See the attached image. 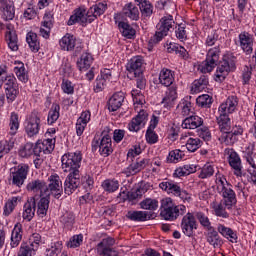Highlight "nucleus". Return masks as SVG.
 Masks as SVG:
<instances>
[{
	"label": "nucleus",
	"instance_id": "f257e3e1",
	"mask_svg": "<svg viewBox=\"0 0 256 256\" xmlns=\"http://www.w3.org/2000/svg\"><path fill=\"white\" fill-rule=\"evenodd\" d=\"M221 50L219 46L208 49L206 59L198 65V71L202 74H208L214 71V81L223 83L230 73L236 71V56L233 54H225L219 62Z\"/></svg>",
	"mask_w": 256,
	"mask_h": 256
},
{
	"label": "nucleus",
	"instance_id": "f03ea898",
	"mask_svg": "<svg viewBox=\"0 0 256 256\" xmlns=\"http://www.w3.org/2000/svg\"><path fill=\"white\" fill-rule=\"evenodd\" d=\"M107 9L108 4L106 1H96L87 12L85 8L79 7L74 10V14L70 16L67 25L74 26L80 23L83 27H86L104 15Z\"/></svg>",
	"mask_w": 256,
	"mask_h": 256
},
{
	"label": "nucleus",
	"instance_id": "7ed1b4c3",
	"mask_svg": "<svg viewBox=\"0 0 256 256\" xmlns=\"http://www.w3.org/2000/svg\"><path fill=\"white\" fill-rule=\"evenodd\" d=\"M176 72L170 68L160 69L158 77H154L153 83L158 87L168 88L162 98L164 107L170 106L178 98V85L175 83Z\"/></svg>",
	"mask_w": 256,
	"mask_h": 256
},
{
	"label": "nucleus",
	"instance_id": "20e7f679",
	"mask_svg": "<svg viewBox=\"0 0 256 256\" xmlns=\"http://www.w3.org/2000/svg\"><path fill=\"white\" fill-rule=\"evenodd\" d=\"M216 191L221 197V201L232 207L237 205V194L233 190V185L228 182L226 176L217 171L216 173Z\"/></svg>",
	"mask_w": 256,
	"mask_h": 256
},
{
	"label": "nucleus",
	"instance_id": "39448f33",
	"mask_svg": "<svg viewBox=\"0 0 256 256\" xmlns=\"http://www.w3.org/2000/svg\"><path fill=\"white\" fill-rule=\"evenodd\" d=\"M176 25L173 15L162 16L160 22L156 25V32L150 37V40H148V46L155 47L161 43L163 39L169 35V32L175 29Z\"/></svg>",
	"mask_w": 256,
	"mask_h": 256
},
{
	"label": "nucleus",
	"instance_id": "423d86ee",
	"mask_svg": "<svg viewBox=\"0 0 256 256\" xmlns=\"http://www.w3.org/2000/svg\"><path fill=\"white\" fill-rule=\"evenodd\" d=\"M187 212L184 204H176L172 198H163L160 202V217L166 221H176Z\"/></svg>",
	"mask_w": 256,
	"mask_h": 256
},
{
	"label": "nucleus",
	"instance_id": "0eeeda50",
	"mask_svg": "<svg viewBox=\"0 0 256 256\" xmlns=\"http://www.w3.org/2000/svg\"><path fill=\"white\" fill-rule=\"evenodd\" d=\"M158 187L166 192V194L174 197L180 198V200L184 202H190L192 200L191 194L181 188L179 182H175V180H171L170 178H165L158 184Z\"/></svg>",
	"mask_w": 256,
	"mask_h": 256
},
{
	"label": "nucleus",
	"instance_id": "6e6552de",
	"mask_svg": "<svg viewBox=\"0 0 256 256\" xmlns=\"http://www.w3.org/2000/svg\"><path fill=\"white\" fill-rule=\"evenodd\" d=\"M109 132V127H105L101 133L100 138H98V140L94 138L92 142L93 151H97L99 149V153L102 157H109L114 151L111 134Z\"/></svg>",
	"mask_w": 256,
	"mask_h": 256
},
{
	"label": "nucleus",
	"instance_id": "1a4fd4ad",
	"mask_svg": "<svg viewBox=\"0 0 256 256\" xmlns=\"http://www.w3.org/2000/svg\"><path fill=\"white\" fill-rule=\"evenodd\" d=\"M83 154L79 150L76 152H66L62 155V169L65 173H80Z\"/></svg>",
	"mask_w": 256,
	"mask_h": 256
},
{
	"label": "nucleus",
	"instance_id": "9d476101",
	"mask_svg": "<svg viewBox=\"0 0 256 256\" xmlns=\"http://www.w3.org/2000/svg\"><path fill=\"white\" fill-rule=\"evenodd\" d=\"M24 130L28 138L38 136L41 130V113L38 110L31 111L24 122Z\"/></svg>",
	"mask_w": 256,
	"mask_h": 256
},
{
	"label": "nucleus",
	"instance_id": "9b49d317",
	"mask_svg": "<svg viewBox=\"0 0 256 256\" xmlns=\"http://www.w3.org/2000/svg\"><path fill=\"white\" fill-rule=\"evenodd\" d=\"M59 45L62 51L73 52L74 56H78L84 49V44L80 39H77L75 35L66 33L59 41Z\"/></svg>",
	"mask_w": 256,
	"mask_h": 256
},
{
	"label": "nucleus",
	"instance_id": "f8f14e48",
	"mask_svg": "<svg viewBox=\"0 0 256 256\" xmlns=\"http://www.w3.org/2000/svg\"><path fill=\"white\" fill-rule=\"evenodd\" d=\"M145 60L143 56H133L126 64L127 75L130 80L143 76L145 70Z\"/></svg>",
	"mask_w": 256,
	"mask_h": 256
},
{
	"label": "nucleus",
	"instance_id": "ddd939ff",
	"mask_svg": "<svg viewBox=\"0 0 256 256\" xmlns=\"http://www.w3.org/2000/svg\"><path fill=\"white\" fill-rule=\"evenodd\" d=\"M29 170L28 164H19V166L11 168L9 184L21 188L27 179Z\"/></svg>",
	"mask_w": 256,
	"mask_h": 256
},
{
	"label": "nucleus",
	"instance_id": "4468645a",
	"mask_svg": "<svg viewBox=\"0 0 256 256\" xmlns=\"http://www.w3.org/2000/svg\"><path fill=\"white\" fill-rule=\"evenodd\" d=\"M224 155L227 156V162L230 168L233 170V174L236 177H242V160L238 152L234 148H225Z\"/></svg>",
	"mask_w": 256,
	"mask_h": 256
},
{
	"label": "nucleus",
	"instance_id": "2eb2a0df",
	"mask_svg": "<svg viewBox=\"0 0 256 256\" xmlns=\"http://www.w3.org/2000/svg\"><path fill=\"white\" fill-rule=\"evenodd\" d=\"M180 228L186 237L193 238L195 236V231L198 229V223L192 212H188L182 217Z\"/></svg>",
	"mask_w": 256,
	"mask_h": 256
},
{
	"label": "nucleus",
	"instance_id": "dca6fc26",
	"mask_svg": "<svg viewBox=\"0 0 256 256\" xmlns=\"http://www.w3.org/2000/svg\"><path fill=\"white\" fill-rule=\"evenodd\" d=\"M128 162L129 166L123 170V174L127 178L139 174L149 165L148 158H136V160H130Z\"/></svg>",
	"mask_w": 256,
	"mask_h": 256
},
{
	"label": "nucleus",
	"instance_id": "f3484780",
	"mask_svg": "<svg viewBox=\"0 0 256 256\" xmlns=\"http://www.w3.org/2000/svg\"><path fill=\"white\" fill-rule=\"evenodd\" d=\"M49 184L46 188V195H52L55 199L59 200L63 195L62 180L59 174H51L48 178Z\"/></svg>",
	"mask_w": 256,
	"mask_h": 256
},
{
	"label": "nucleus",
	"instance_id": "a211bd4d",
	"mask_svg": "<svg viewBox=\"0 0 256 256\" xmlns=\"http://www.w3.org/2000/svg\"><path fill=\"white\" fill-rule=\"evenodd\" d=\"M116 240L112 237L102 239L97 245L96 251L99 256H119V252L113 248Z\"/></svg>",
	"mask_w": 256,
	"mask_h": 256
},
{
	"label": "nucleus",
	"instance_id": "6ab92c4d",
	"mask_svg": "<svg viewBox=\"0 0 256 256\" xmlns=\"http://www.w3.org/2000/svg\"><path fill=\"white\" fill-rule=\"evenodd\" d=\"M147 121L148 113L146 110L141 109L138 111V114H136V116H134L128 123L127 128L132 133H138L145 127Z\"/></svg>",
	"mask_w": 256,
	"mask_h": 256
},
{
	"label": "nucleus",
	"instance_id": "aec40b11",
	"mask_svg": "<svg viewBox=\"0 0 256 256\" xmlns=\"http://www.w3.org/2000/svg\"><path fill=\"white\" fill-rule=\"evenodd\" d=\"M239 105V98L237 95H229L220 105L218 106L217 113L225 114L227 116L237 112Z\"/></svg>",
	"mask_w": 256,
	"mask_h": 256
},
{
	"label": "nucleus",
	"instance_id": "412c9836",
	"mask_svg": "<svg viewBox=\"0 0 256 256\" xmlns=\"http://www.w3.org/2000/svg\"><path fill=\"white\" fill-rule=\"evenodd\" d=\"M238 42L239 47L243 51L246 56L253 54V46H254V35L247 32L242 31L238 34Z\"/></svg>",
	"mask_w": 256,
	"mask_h": 256
},
{
	"label": "nucleus",
	"instance_id": "4be33fe9",
	"mask_svg": "<svg viewBox=\"0 0 256 256\" xmlns=\"http://www.w3.org/2000/svg\"><path fill=\"white\" fill-rule=\"evenodd\" d=\"M81 187V174L69 173L64 182V193L71 196Z\"/></svg>",
	"mask_w": 256,
	"mask_h": 256
},
{
	"label": "nucleus",
	"instance_id": "5701e85b",
	"mask_svg": "<svg viewBox=\"0 0 256 256\" xmlns=\"http://www.w3.org/2000/svg\"><path fill=\"white\" fill-rule=\"evenodd\" d=\"M164 48H166V52L168 54H176L178 57L182 58L185 61H188L190 59V54L188 50L176 42H166L164 43Z\"/></svg>",
	"mask_w": 256,
	"mask_h": 256
},
{
	"label": "nucleus",
	"instance_id": "b1692460",
	"mask_svg": "<svg viewBox=\"0 0 256 256\" xmlns=\"http://www.w3.org/2000/svg\"><path fill=\"white\" fill-rule=\"evenodd\" d=\"M126 218L135 223H142L153 219V214L146 210H129Z\"/></svg>",
	"mask_w": 256,
	"mask_h": 256
},
{
	"label": "nucleus",
	"instance_id": "393cba45",
	"mask_svg": "<svg viewBox=\"0 0 256 256\" xmlns=\"http://www.w3.org/2000/svg\"><path fill=\"white\" fill-rule=\"evenodd\" d=\"M37 209V200L35 196H31L28 198L27 202H25L23 207V214L22 217L25 221L31 222L32 219L35 217V212Z\"/></svg>",
	"mask_w": 256,
	"mask_h": 256
},
{
	"label": "nucleus",
	"instance_id": "a878e982",
	"mask_svg": "<svg viewBox=\"0 0 256 256\" xmlns=\"http://www.w3.org/2000/svg\"><path fill=\"white\" fill-rule=\"evenodd\" d=\"M203 125H204L203 117L197 114H192L184 118V120H182V129L198 130Z\"/></svg>",
	"mask_w": 256,
	"mask_h": 256
},
{
	"label": "nucleus",
	"instance_id": "bb28decb",
	"mask_svg": "<svg viewBox=\"0 0 256 256\" xmlns=\"http://www.w3.org/2000/svg\"><path fill=\"white\" fill-rule=\"evenodd\" d=\"M0 11L5 21H12L15 18V6L12 0H0Z\"/></svg>",
	"mask_w": 256,
	"mask_h": 256
},
{
	"label": "nucleus",
	"instance_id": "cd10ccee",
	"mask_svg": "<svg viewBox=\"0 0 256 256\" xmlns=\"http://www.w3.org/2000/svg\"><path fill=\"white\" fill-rule=\"evenodd\" d=\"M194 101L195 97L192 95H186L180 100V103H178V108L182 110V116H189L195 111Z\"/></svg>",
	"mask_w": 256,
	"mask_h": 256
},
{
	"label": "nucleus",
	"instance_id": "c85d7f7f",
	"mask_svg": "<svg viewBox=\"0 0 256 256\" xmlns=\"http://www.w3.org/2000/svg\"><path fill=\"white\" fill-rule=\"evenodd\" d=\"M217 140L222 146L233 147L236 143H238L239 138H235L231 130H227L223 132H218Z\"/></svg>",
	"mask_w": 256,
	"mask_h": 256
},
{
	"label": "nucleus",
	"instance_id": "c756f323",
	"mask_svg": "<svg viewBox=\"0 0 256 256\" xmlns=\"http://www.w3.org/2000/svg\"><path fill=\"white\" fill-rule=\"evenodd\" d=\"M232 209L233 206H230V204H225L223 200H220V202H214V204H212V210H214V215L223 219H228L230 217V214L229 212H227V210Z\"/></svg>",
	"mask_w": 256,
	"mask_h": 256
},
{
	"label": "nucleus",
	"instance_id": "7c9ffc66",
	"mask_svg": "<svg viewBox=\"0 0 256 256\" xmlns=\"http://www.w3.org/2000/svg\"><path fill=\"white\" fill-rule=\"evenodd\" d=\"M14 83H18L15 75L8 72L6 65H0V89Z\"/></svg>",
	"mask_w": 256,
	"mask_h": 256
},
{
	"label": "nucleus",
	"instance_id": "2f4dec72",
	"mask_svg": "<svg viewBox=\"0 0 256 256\" xmlns=\"http://www.w3.org/2000/svg\"><path fill=\"white\" fill-rule=\"evenodd\" d=\"M125 100V94L123 91H118L108 101V109L110 112L118 111Z\"/></svg>",
	"mask_w": 256,
	"mask_h": 256
},
{
	"label": "nucleus",
	"instance_id": "473e14b6",
	"mask_svg": "<svg viewBox=\"0 0 256 256\" xmlns=\"http://www.w3.org/2000/svg\"><path fill=\"white\" fill-rule=\"evenodd\" d=\"M94 63V56L90 52L82 53L81 57L77 61V67L79 71H88Z\"/></svg>",
	"mask_w": 256,
	"mask_h": 256
},
{
	"label": "nucleus",
	"instance_id": "72a5a7b5",
	"mask_svg": "<svg viewBox=\"0 0 256 256\" xmlns=\"http://www.w3.org/2000/svg\"><path fill=\"white\" fill-rule=\"evenodd\" d=\"M19 155L22 158H29L32 155L38 157L40 155V146H37V143L32 144V142H27L26 145L20 148Z\"/></svg>",
	"mask_w": 256,
	"mask_h": 256
},
{
	"label": "nucleus",
	"instance_id": "f704fd0d",
	"mask_svg": "<svg viewBox=\"0 0 256 256\" xmlns=\"http://www.w3.org/2000/svg\"><path fill=\"white\" fill-rule=\"evenodd\" d=\"M123 14L126 18L131 21H139L140 20V10L139 7L134 3H127L123 8Z\"/></svg>",
	"mask_w": 256,
	"mask_h": 256
},
{
	"label": "nucleus",
	"instance_id": "c9c22d12",
	"mask_svg": "<svg viewBox=\"0 0 256 256\" xmlns=\"http://www.w3.org/2000/svg\"><path fill=\"white\" fill-rule=\"evenodd\" d=\"M216 124L218 126V133H222L231 130L232 121L229 115L218 113Z\"/></svg>",
	"mask_w": 256,
	"mask_h": 256
},
{
	"label": "nucleus",
	"instance_id": "e433bc0d",
	"mask_svg": "<svg viewBox=\"0 0 256 256\" xmlns=\"http://www.w3.org/2000/svg\"><path fill=\"white\" fill-rule=\"evenodd\" d=\"M27 190L34 193L40 192V197H43L47 193V184L45 180H32L27 184Z\"/></svg>",
	"mask_w": 256,
	"mask_h": 256
},
{
	"label": "nucleus",
	"instance_id": "4c0bfd02",
	"mask_svg": "<svg viewBox=\"0 0 256 256\" xmlns=\"http://www.w3.org/2000/svg\"><path fill=\"white\" fill-rule=\"evenodd\" d=\"M49 203H50V194H46V196H41L40 200L38 202L36 201L37 215L40 218H44L47 216Z\"/></svg>",
	"mask_w": 256,
	"mask_h": 256
},
{
	"label": "nucleus",
	"instance_id": "58836bf2",
	"mask_svg": "<svg viewBox=\"0 0 256 256\" xmlns=\"http://www.w3.org/2000/svg\"><path fill=\"white\" fill-rule=\"evenodd\" d=\"M255 146H256V143L255 142H249L244 150H243V158L245 159L246 163L249 165V166H253L255 167V160L254 158L256 157V152L255 151Z\"/></svg>",
	"mask_w": 256,
	"mask_h": 256
},
{
	"label": "nucleus",
	"instance_id": "ea45409f",
	"mask_svg": "<svg viewBox=\"0 0 256 256\" xmlns=\"http://www.w3.org/2000/svg\"><path fill=\"white\" fill-rule=\"evenodd\" d=\"M217 232L231 243L238 242L237 232L233 231L231 228H228L222 224H218Z\"/></svg>",
	"mask_w": 256,
	"mask_h": 256
},
{
	"label": "nucleus",
	"instance_id": "a19ab883",
	"mask_svg": "<svg viewBox=\"0 0 256 256\" xmlns=\"http://www.w3.org/2000/svg\"><path fill=\"white\" fill-rule=\"evenodd\" d=\"M15 65L17 66L14 67V73L16 74L18 80L23 84H27L29 80V74L24 63L22 61H15Z\"/></svg>",
	"mask_w": 256,
	"mask_h": 256
},
{
	"label": "nucleus",
	"instance_id": "79ce46f5",
	"mask_svg": "<svg viewBox=\"0 0 256 256\" xmlns=\"http://www.w3.org/2000/svg\"><path fill=\"white\" fill-rule=\"evenodd\" d=\"M23 238V226L20 223H17L14 226L11 234V248H17L20 245V242Z\"/></svg>",
	"mask_w": 256,
	"mask_h": 256
},
{
	"label": "nucleus",
	"instance_id": "37998d69",
	"mask_svg": "<svg viewBox=\"0 0 256 256\" xmlns=\"http://www.w3.org/2000/svg\"><path fill=\"white\" fill-rule=\"evenodd\" d=\"M209 85V77L207 75H201L200 78L194 80L192 82V88L190 91L194 94H198L205 90V88Z\"/></svg>",
	"mask_w": 256,
	"mask_h": 256
},
{
	"label": "nucleus",
	"instance_id": "c03bdc74",
	"mask_svg": "<svg viewBox=\"0 0 256 256\" xmlns=\"http://www.w3.org/2000/svg\"><path fill=\"white\" fill-rule=\"evenodd\" d=\"M139 7L138 10L142 13V19L149 20L153 15L154 6L148 0L138 1Z\"/></svg>",
	"mask_w": 256,
	"mask_h": 256
},
{
	"label": "nucleus",
	"instance_id": "a18cd8bd",
	"mask_svg": "<svg viewBox=\"0 0 256 256\" xmlns=\"http://www.w3.org/2000/svg\"><path fill=\"white\" fill-rule=\"evenodd\" d=\"M55 143L54 138H45L43 142H36V145L40 148V154L43 152L45 155H49L54 151Z\"/></svg>",
	"mask_w": 256,
	"mask_h": 256
},
{
	"label": "nucleus",
	"instance_id": "49530a36",
	"mask_svg": "<svg viewBox=\"0 0 256 256\" xmlns=\"http://www.w3.org/2000/svg\"><path fill=\"white\" fill-rule=\"evenodd\" d=\"M4 90H5V95H6V98H7V102L9 104H12L19 95L18 82L14 83V84H11V85H6L4 87Z\"/></svg>",
	"mask_w": 256,
	"mask_h": 256
},
{
	"label": "nucleus",
	"instance_id": "de8ad7c7",
	"mask_svg": "<svg viewBox=\"0 0 256 256\" xmlns=\"http://www.w3.org/2000/svg\"><path fill=\"white\" fill-rule=\"evenodd\" d=\"M101 187L108 194H112L118 191L120 188V182L119 180H116V178H107V180L102 182Z\"/></svg>",
	"mask_w": 256,
	"mask_h": 256
},
{
	"label": "nucleus",
	"instance_id": "09e8293b",
	"mask_svg": "<svg viewBox=\"0 0 256 256\" xmlns=\"http://www.w3.org/2000/svg\"><path fill=\"white\" fill-rule=\"evenodd\" d=\"M20 128V118L19 114L12 111L9 119V135L15 136Z\"/></svg>",
	"mask_w": 256,
	"mask_h": 256
},
{
	"label": "nucleus",
	"instance_id": "8fccbe9b",
	"mask_svg": "<svg viewBox=\"0 0 256 256\" xmlns=\"http://www.w3.org/2000/svg\"><path fill=\"white\" fill-rule=\"evenodd\" d=\"M60 110V105L58 103H53L47 116V123L49 126H52L57 122L60 117Z\"/></svg>",
	"mask_w": 256,
	"mask_h": 256
},
{
	"label": "nucleus",
	"instance_id": "3c124183",
	"mask_svg": "<svg viewBox=\"0 0 256 256\" xmlns=\"http://www.w3.org/2000/svg\"><path fill=\"white\" fill-rule=\"evenodd\" d=\"M136 26L137 24L134 25V23L131 25L129 22L123 25L122 27L119 28V31L121 32L122 36L128 40H134L136 38L137 31L133 27Z\"/></svg>",
	"mask_w": 256,
	"mask_h": 256
},
{
	"label": "nucleus",
	"instance_id": "603ef678",
	"mask_svg": "<svg viewBox=\"0 0 256 256\" xmlns=\"http://www.w3.org/2000/svg\"><path fill=\"white\" fill-rule=\"evenodd\" d=\"M76 221V216L74 212H66L61 216L60 222L64 226V228L68 231H72Z\"/></svg>",
	"mask_w": 256,
	"mask_h": 256
},
{
	"label": "nucleus",
	"instance_id": "864d4df0",
	"mask_svg": "<svg viewBox=\"0 0 256 256\" xmlns=\"http://www.w3.org/2000/svg\"><path fill=\"white\" fill-rule=\"evenodd\" d=\"M26 41L32 52L37 53L40 50V41L38 40L37 33L30 31L26 35Z\"/></svg>",
	"mask_w": 256,
	"mask_h": 256
},
{
	"label": "nucleus",
	"instance_id": "5fc2aeb1",
	"mask_svg": "<svg viewBox=\"0 0 256 256\" xmlns=\"http://www.w3.org/2000/svg\"><path fill=\"white\" fill-rule=\"evenodd\" d=\"M186 24L180 23L174 26V35L178 41L184 43L188 40V33Z\"/></svg>",
	"mask_w": 256,
	"mask_h": 256
},
{
	"label": "nucleus",
	"instance_id": "6e6d98bb",
	"mask_svg": "<svg viewBox=\"0 0 256 256\" xmlns=\"http://www.w3.org/2000/svg\"><path fill=\"white\" fill-rule=\"evenodd\" d=\"M184 158H185L184 150L176 149V150H170V152H168L166 161L168 163L177 164L181 162Z\"/></svg>",
	"mask_w": 256,
	"mask_h": 256
},
{
	"label": "nucleus",
	"instance_id": "4d7b16f0",
	"mask_svg": "<svg viewBox=\"0 0 256 256\" xmlns=\"http://www.w3.org/2000/svg\"><path fill=\"white\" fill-rule=\"evenodd\" d=\"M202 145L203 142L202 140H200V138H188V140H186V144H184L182 148L186 147V150H188V152L195 153L202 147Z\"/></svg>",
	"mask_w": 256,
	"mask_h": 256
},
{
	"label": "nucleus",
	"instance_id": "13d9d810",
	"mask_svg": "<svg viewBox=\"0 0 256 256\" xmlns=\"http://www.w3.org/2000/svg\"><path fill=\"white\" fill-rule=\"evenodd\" d=\"M215 174V166L210 162H206L202 168H200V174H198V178L200 179H209L213 177Z\"/></svg>",
	"mask_w": 256,
	"mask_h": 256
},
{
	"label": "nucleus",
	"instance_id": "bf43d9fd",
	"mask_svg": "<svg viewBox=\"0 0 256 256\" xmlns=\"http://www.w3.org/2000/svg\"><path fill=\"white\" fill-rule=\"evenodd\" d=\"M6 41L8 43V47L11 51L16 52L18 51V35L16 31H8L6 32Z\"/></svg>",
	"mask_w": 256,
	"mask_h": 256
},
{
	"label": "nucleus",
	"instance_id": "052dcab7",
	"mask_svg": "<svg viewBox=\"0 0 256 256\" xmlns=\"http://www.w3.org/2000/svg\"><path fill=\"white\" fill-rule=\"evenodd\" d=\"M213 104V97L210 94H202L196 99V105L200 108L210 109Z\"/></svg>",
	"mask_w": 256,
	"mask_h": 256
},
{
	"label": "nucleus",
	"instance_id": "680f3d73",
	"mask_svg": "<svg viewBox=\"0 0 256 256\" xmlns=\"http://www.w3.org/2000/svg\"><path fill=\"white\" fill-rule=\"evenodd\" d=\"M80 187H82L85 192H91V190L94 188V177L92 174H85V176H80Z\"/></svg>",
	"mask_w": 256,
	"mask_h": 256
},
{
	"label": "nucleus",
	"instance_id": "e2e57ef3",
	"mask_svg": "<svg viewBox=\"0 0 256 256\" xmlns=\"http://www.w3.org/2000/svg\"><path fill=\"white\" fill-rule=\"evenodd\" d=\"M208 231L210 232H208V236H206V241L208 242V244H210V246L217 248L222 241L219 233L214 228Z\"/></svg>",
	"mask_w": 256,
	"mask_h": 256
},
{
	"label": "nucleus",
	"instance_id": "0e129e2a",
	"mask_svg": "<svg viewBox=\"0 0 256 256\" xmlns=\"http://www.w3.org/2000/svg\"><path fill=\"white\" fill-rule=\"evenodd\" d=\"M140 208L156 211L159 208V202L155 198H146V200H142V202H140Z\"/></svg>",
	"mask_w": 256,
	"mask_h": 256
},
{
	"label": "nucleus",
	"instance_id": "69168bd1",
	"mask_svg": "<svg viewBox=\"0 0 256 256\" xmlns=\"http://www.w3.org/2000/svg\"><path fill=\"white\" fill-rule=\"evenodd\" d=\"M196 134H198V137L204 140V142H209L212 140L211 130L208 126H205L204 124H202L200 128L196 129Z\"/></svg>",
	"mask_w": 256,
	"mask_h": 256
},
{
	"label": "nucleus",
	"instance_id": "338daca9",
	"mask_svg": "<svg viewBox=\"0 0 256 256\" xmlns=\"http://www.w3.org/2000/svg\"><path fill=\"white\" fill-rule=\"evenodd\" d=\"M63 250V242L57 241L51 243V248L46 250V256H58Z\"/></svg>",
	"mask_w": 256,
	"mask_h": 256
},
{
	"label": "nucleus",
	"instance_id": "774afa93",
	"mask_svg": "<svg viewBox=\"0 0 256 256\" xmlns=\"http://www.w3.org/2000/svg\"><path fill=\"white\" fill-rule=\"evenodd\" d=\"M42 244V237L38 233H34L29 238V247L33 249L35 252L39 249L40 245Z\"/></svg>",
	"mask_w": 256,
	"mask_h": 256
}]
</instances>
